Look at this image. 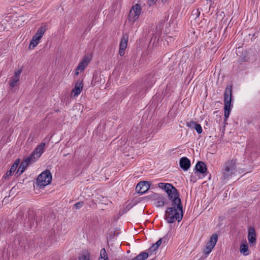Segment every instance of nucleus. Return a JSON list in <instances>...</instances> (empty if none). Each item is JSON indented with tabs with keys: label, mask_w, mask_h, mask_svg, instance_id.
<instances>
[{
	"label": "nucleus",
	"mask_w": 260,
	"mask_h": 260,
	"mask_svg": "<svg viewBox=\"0 0 260 260\" xmlns=\"http://www.w3.org/2000/svg\"><path fill=\"white\" fill-rule=\"evenodd\" d=\"M183 212L182 205L172 204L171 207L167 209L165 215V219L167 222L172 223L177 221L180 222L183 217Z\"/></svg>",
	"instance_id": "obj_1"
},
{
	"label": "nucleus",
	"mask_w": 260,
	"mask_h": 260,
	"mask_svg": "<svg viewBox=\"0 0 260 260\" xmlns=\"http://www.w3.org/2000/svg\"><path fill=\"white\" fill-rule=\"evenodd\" d=\"M158 185L159 188L166 191L169 199L172 201V204L178 205L181 203L177 190L172 184L159 183Z\"/></svg>",
	"instance_id": "obj_2"
},
{
	"label": "nucleus",
	"mask_w": 260,
	"mask_h": 260,
	"mask_svg": "<svg viewBox=\"0 0 260 260\" xmlns=\"http://www.w3.org/2000/svg\"><path fill=\"white\" fill-rule=\"evenodd\" d=\"M237 159H232L229 160L224 165L222 169V175L221 179L223 181H226L230 179L237 172L236 169Z\"/></svg>",
	"instance_id": "obj_3"
},
{
	"label": "nucleus",
	"mask_w": 260,
	"mask_h": 260,
	"mask_svg": "<svg viewBox=\"0 0 260 260\" xmlns=\"http://www.w3.org/2000/svg\"><path fill=\"white\" fill-rule=\"evenodd\" d=\"M232 87L229 85L226 87L224 93V111L225 120L229 117L231 109L233 107L232 104Z\"/></svg>",
	"instance_id": "obj_4"
},
{
	"label": "nucleus",
	"mask_w": 260,
	"mask_h": 260,
	"mask_svg": "<svg viewBox=\"0 0 260 260\" xmlns=\"http://www.w3.org/2000/svg\"><path fill=\"white\" fill-rule=\"evenodd\" d=\"M52 175L48 170L43 172L37 178V184L40 188H43L50 183Z\"/></svg>",
	"instance_id": "obj_5"
},
{
	"label": "nucleus",
	"mask_w": 260,
	"mask_h": 260,
	"mask_svg": "<svg viewBox=\"0 0 260 260\" xmlns=\"http://www.w3.org/2000/svg\"><path fill=\"white\" fill-rule=\"evenodd\" d=\"M46 30L47 26L46 25H41L37 29L36 33L32 37L29 45V49H33L40 43L41 39L42 38Z\"/></svg>",
	"instance_id": "obj_6"
},
{
	"label": "nucleus",
	"mask_w": 260,
	"mask_h": 260,
	"mask_svg": "<svg viewBox=\"0 0 260 260\" xmlns=\"http://www.w3.org/2000/svg\"><path fill=\"white\" fill-rule=\"evenodd\" d=\"M142 12V8L140 5L137 4L133 6L129 12L128 21L133 24L138 19Z\"/></svg>",
	"instance_id": "obj_7"
},
{
	"label": "nucleus",
	"mask_w": 260,
	"mask_h": 260,
	"mask_svg": "<svg viewBox=\"0 0 260 260\" xmlns=\"http://www.w3.org/2000/svg\"><path fill=\"white\" fill-rule=\"evenodd\" d=\"M218 240V236L215 234L212 235L209 241L207 242L206 247L204 249L203 252L205 255H208L215 247Z\"/></svg>",
	"instance_id": "obj_8"
},
{
	"label": "nucleus",
	"mask_w": 260,
	"mask_h": 260,
	"mask_svg": "<svg viewBox=\"0 0 260 260\" xmlns=\"http://www.w3.org/2000/svg\"><path fill=\"white\" fill-rule=\"evenodd\" d=\"M45 144L41 143L34 150L32 153L27 158L33 163L38 159L43 153Z\"/></svg>",
	"instance_id": "obj_9"
},
{
	"label": "nucleus",
	"mask_w": 260,
	"mask_h": 260,
	"mask_svg": "<svg viewBox=\"0 0 260 260\" xmlns=\"http://www.w3.org/2000/svg\"><path fill=\"white\" fill-rule=\"evenodd\" d=\"M90 56V55L84 56L83 58L79 63L77 67L76 68L75 73L76 75H78L80 73H81L85 70V68L90 61L91 58Z\"/></svg>",
	"instance_id": "obj_10"
},
{
	"label": "nucleus",
	"mask_w": 260,
	"mask_h": 260,
	"mask_svg": "<svg viewBox=\"0 0 260 260\" xmlns=\"http://www.w3.org/2000/svg\"><path fill=\"white\" fill-rule=\"evenodd\" d=\"M150 187V184L148 181H141L136 187V191L140 194L145 193Z\"/></svg>",
	"instance_id": "obj_11"
},
{
	"label": "nucleus",
	"mask_w": 260,
	"mask_h": 260,
	"mask_svg": "<svg viewBox=\"0 0 260 260\" xmlns=\"http://www.w3.org/2000/svg\"><path fill=\"white\" fill-rule=\"evenodd\" d=\"M128 36L125 34L122 36L119 44V54L122 56L125 53V50L127 47Z\"/></svg>",
	"instance_id": "obj_12"
},
{
	"label": "nucleus",
	"mask_w": 260,
	"mask_h": 260,
	"mask_svg": "<svg viewBox=\"0 0 260 260\" xmlns=\"http://www.w3.org/2000/svg\"><path fill=\"white\" fill-rule=\"evenodd\" d=\"M207 171V168L206 164L202 161H198L195 167L194 173L197 174L200 173L205 175Z\"/></svg>",
	"instance_id": "obj_13"
},
{
	"label": "nucleus",
	"mask_w": 260,
	"mask_h": 260,
	"mask_svg": "<svg viewBox=\"0 0 260 260\" xmlns=\"http://www.w3.org/2000/svg\"><path fill=\"white\" fill-rule=\"evenodd\" d=\"M22 72V69H20L15 71L14 75L9 80V84L11 87L16 86L17 83L19 80L20 75Z\"/></svg>",
	"instance_id": "obj_14"
},
{
	"label": "nucleus",
	"mask_w": 260,
	"mask_h": 260,
	"mask_svg": "<svg viewBox=\"0 0 260 260\" xmlns=\"http://www.w3.org/2000/svg\"><path fill=\"white\" fill-rule=\"evenodd\" d=\"M167 238L165 237L160 238L155 244H154L149 249L148 252L150 255H151L154 252H155L164 242V243L167 242Z\"/></svg>",
	"instance_id": "obj_15"
},
{
	"label": "nucleus",
	"mask_w": 260,
	"mask_h": 260,
	"mask_svg": "<svg viewBox=\"0 0 260 260\" xmlns=\"http://www.w3.org/2000/svg\"><path fill=\"white\" fill-rule=\"evenodd\" d=\"M83 82L82 81H78L75 85L74 88L72 90V94L74 97L77 96L82 90L83 89Z\"/></svg>",
	"instance_id": "obj_16"
},
{
	"label": "nucleus",
	"mask_w": 260,
	"mask_h": 260,
	"mask_svg": "<svg viewBox=\"0 0 260 260\" xmlns=\"http://www.w3.org/2000/svg\"><path fill=\"white\" fill-rule=\"evenodd\" d=\"M32 162L27 157L20 164L16 174L18 176L20 175L25 170L27 166Z\"/></svg>",
	"instance_id": "obj_17"
},
{
	"label": "nucleus",
	"mask_w": 260,
	"mask_h": 260,
	"mask_svg": "<svg viewBox=\"0 0 260 260\" xmlns=\"http://www.w3.org/2000/svg\"><path fill=\"white\" fill-rule=\"evenodd\" d=\"M180 167L184 171H187L190 167V161L186 157L181 158L179 161Z\"/></svg>",
	"instance_id": "obj_18"
},
{
	"label": "nucleus",
	"mask_w": 260,
	"mask_h": 260,
	"mask_svg": "<svg viewBox=\"0 0 260 260\" xmlns=\"http://www.w3.org/2000/svg\"><path fill=\"white\" fill-rule=\"evenodd\" d=\"M255 231L254 228L249 227L248 229V240L250 244H253L255 242Z\"/></svg>",
	"instance_id": "obj_19"
},
{
	"label": "nucleus",
	"mask_w": 260,
	"mask_h": 260,
	"mask_svg": "<svg viewBox=\"0 0 260 260\" xmlns=\"http://www.w3.org/2000/svg\"><path fill=\"white\" fill-rule=\"evenodd\" d=\"M240 251L244 255H248L249 254L248 244L246 241H243L240 246Z\"/></svg>",
	"instance_id": "obj_20"
},
{
	"label": "nucleus",
	"mask_w": 260,
	"mask_h": 260,
	"mask_svg": "<svg viewBox=\"0 0 260 260\" xmlns=\"http://www.w3.org/2000/svg\"><path fill=\"white\" fill-rule=\"evenodd\" d=\"M78 260H93L90 253L87 251H83L79 255Z\"/></svg>",
	"instance_id": "obj_21"
},
{
	"label": "nucleus",
	"mask_w": 260,
	"mask_h": 260,
	"mask_svg": "<svg viewBox=\"0 0 260 260\" xmlns=\"http://www.w3.org/2000/svg\"><path fill=\"white\" fill-rule=\"evenodd\" d=\"M19 165V161L18 160V162L16 161L11 167L10 170L8 171L5 175L4 176V177L6 179L8 178L9 176H11L12 174L14 173L16 169L18 167V166Z\"/></svg>",
	"instance_id": "obj_22"
},
{
	"label": "nucleus",
	"mask_w": 260,
	"mask_h": 260,
	"mask_svg": "<svg viewBox=\"0 0 260 260\" xmlns=\"http://www.w3.org/2000/svg\"><path fill=\"white\" fill-rule=\"evenodd\" d=\"M166 202V199L161 195L160 196V198L157 200L154 203V205L156 207L161 208L163 207Z\"/></svg>",
	"instance_id": "obj_23"
},
{
	"label": "nucleus",
	"mask_w": 260,
	"mask_h": 260,
	"mask_svg": "<svg viewBox=\"0 0 260 260\" xmlns=\"http://www.w3.org/2000/svg\"><path fill=\"white\" fill-rule=\"evenodd\" d=\"M149 253L145 251L142 252L132 260H145L148 257Z\"/></svg>",
	"instance_id": "obj_24"
},
{
	"label": "nucleus",
	"mask_w": 260,
	"mask_h": 260,
	"mask_svg": "<svg viewBox=\"0 0 260 260\" xmlns=\"http://www.w3.org/2000/svg\"><path fill=\"white\" fill-rule=\"evenodd\" d=\"M99 260H108L107 253L105 248H103L100 251V257Z\"/></svg>",
	"instance_id": "obj_25"
},
{
	"label": "nucleus",
	"mask_w": 260,
	"mask_h": 260,
	"mask_svg": "<svg viewBox=\"0 0 260 260\" xmlns=\"http://www.w3.org/2000/svg\"><path fill=\"white\" fill-rule=\"evenodd\" d=\"M140 131L138 128H133L131 132H130V135L132 136L136 137H139L140 135Z\"/></svg>",
	"instance_id": "obj_26"
},
{
	"label": "nucleus",
	"mask_w": 260,
	"mask_h": 260,
	"mask_svg": "<svg viewBox=\"0 0 260 260\" xmlns=\"http://www.w3.org/2000/svg\"><path fill=\"white\" fill-rule=\"evenodd\" d=\"M161 195L156 193H153L148 196V198L150 199L151 201H156Z\"/></svg>",
	"instance_id": "obj_27"
},
{
	"label": "nucleus",
	"mask_w": 260,
	"mask_h": 260,
	"mask_svg": "<svg viewBox=\"0 0 260 260\" xmlns=\"http://www.w3.org/2000/svg\"><path fill=\"white\" fill-rule=\"evenodd\" d=\"M197 123L196 122L193 121H190L186 123V126L190 128L193 129Z\"/></svg>",
	"instance_id": "obj_28"
},
{
	"label": "nucleus",
	"mask_w": 260,
	"mask_h": 260,
	"mask_svg": "<svg viewBox=\"0 0 260 260\" xmlns=\"http://www.w3.org/2000/svg\"><path fill=\"white\" fill-rule=\"evenodd\" d=\"M193 129H195L199 134H201L203 132V129L201 125L198 123L196 124Z\"/></svg>",
	"instance_id": "obj_29"
},
{
	"label": "nucleus",
	"mask_w": 260,
	"mask_h": 260,
	"mask_svg": "<svg viewBox=\"0 0 260 260\" xmlns=\"http://www.w3.org/2000/svg\"><path fill=\"white\" fill-rule=\"evenodd\" d=\"M83 205V202H79L74 204V207L76 210H78L81 208Z\"/></svg>",
	"instance_id": "obj_30"
},
{
	"label": "nucleus",
	"mask_w": 260,
	"mask_h": 260,
	"mask_svg": "<svg viewBox=\"0 0 260 260\" xmlns=\"http://www.w3.org/2000/svg\"><path fill=\"white\" fill-rule=\"evenodd\" d=\"M157 0H148L147 4L149 6H151L155 4Z\"/></svg>",
	"instance_id": "obj_31"
},
{
	"label": "nucleus",
	"mask_w": 260,
	"mask_h": 260,
	"mask_svg": "<svg viewBox=\"0 0 260 260\" xmlns=\"http://www.w3.org/2000/svg\"><path fill=\"white\" fill-rule=\"evenodd\" d=\"M154 81L153 80H152L151 81H149L147 82V85L148 86V88H150L152 87L153 84H154Z\"/></svg>",
	"instance_id": "obj_32"
},
{
	"label": "nucleus",
	"mask_w": 260,
	"mask_h": 260,
	"mask_svg": "<svg viewBox=\"0 0 260 260\" xmlns=\"http://www.w3.org/2000/svg\"><path fill=\"white\" fill-rule=\"evenodd\" d=\"M172 39V38L171 37H167L166 38V40L168 42H169V41L171 42Z\"/></svg>",
	"instance_id": "obj_33"
},
{
	"label": "nucleus",
	"mask_w": 260,
	"mask_h": 260,
	"mask_svg": "<svg viewBox=\"0 0 260 260\" xmlns=\"http://www.w3.org/2000/svg\"><path fill=\"white\" fill-rule=\"evenodd\" d=\"M167 0H162V1L166 2Z\"/></svg>",
	"instance_id": "obj_34"
}]
</instances>
